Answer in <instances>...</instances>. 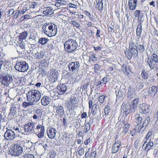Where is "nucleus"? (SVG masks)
<instances>
[{
    "mask_svg": "<svg viewBox=\"0 0 158 158\" xmlns=\"http://www.w3.org/2000/svg\"><path fill=\"white\" fill-rule=\"evenodd\" d=\"M44 33L48 37L55 36L57 33V26L52 23H44L42 26Z\"/></svg>",
    "mask_w": 158,
    "mask_h": 158,
    "instance_id": "1",
    "label": "nucleus"
},
{
    "mask_svg": "<svg viewBox=\"0 0 158 158\" xmlns=\"http://www.w3.org/2000/svg\"><path fill=\"white\" fill-rule=\"evenodd\" d=\"M125 54L128 60L132 57H136L138 55V50L135 43L131 41L129 43V49L125 51Z\"/></svg>",
    "mask_w": 158,
    "mask_h": 158,
    "instance_id": "2",
    "label": "nucleus"
},
{
    "mask_svg": "<svg viewBox=\"0 0 158 158\" xmlns=\"http://www.w3.org/2000/svg\"><path fill=\"white\" fill-rule=\"evenodd\" d=\"M41 98V93L36 89H31L26 94L27 100L31 101L34 104L38 102Z\"/></svg>",
    "mask_w": 158,
    "mask_h": 158,
    "instance_id": "3",
    "label": "nucleus"
},
{
    "mask_svg": "<svg viewBox=\"0 0 158 158\" xmlns=\"http://www.w3.org/2000/svg\"><path fill=\"white\" fill-rule=\"evenodd\" d=\"M65 50L69 52L73 53L77 49L78 45L76 40L70 38L66 41L64 44Z\"/></svg>",
    "mask_w": 158,
    "mask_h": 158,
    "instance_id": "4",
    "label": "nucleus"
},
{
    "mask_svg": "<svg viewBox=\"0 0 158 158\" xmlns=\"http://www.w3.org/2000/svg\"><path fill=\"white\" fill-rule=\"evenodd\" d=\"M79 105L78 98L72 95L67 103V107L69 111L73 110L76 108L78 107Z\"/></svg>",
    "mask_w": 158,
    "mask_h": 158,
    "instance_id": "5",
    "label": "nucleus"
},
{
    "mask_svg": "<svg viewBox=\"0 0 158 158\" xmlns=\"http://www.w3.org/2000/svg\"><path fill=\"white\" fill-rule=\"evenodd\" d=\"M22 148L19 144H15L13 147L11 148L8 154H10L11 156H19L22 153Z\"/></svg>",
    "mask_w": 158,
    "mask_h": 158,
    "instance_id": "6",
    "label": "nucleus"
},
{
    "mask_svg": "<svg viewBox=\"0 0 158 158\" xmlns=\"http://www.w3.org/2000/svg\"><path fill=\"white\" fill-rule=\"evenodd\" d=\"M58 73L56 69H52L48 72V80L51 83H54L57 81Z\"/></svg>",
    "mask_w": 158,
    "mask_h": 158,
    "instance_id": "7",
    "label": "nucleus"
},
{
    "mask_svg": "<svg viewBox=\"0 0 158 158\" xmlns=\"http://www.w3.org/2000/svg\"><path fill=\"white\" fill-rule=\"evenodd\" d=\"M28 64L25 61H20L16 63L15 66V69L22 72H26L28 69Z\"/></svg>",
    "mask_w": 158,
    "mask_h": 158,
    "instance_id": "8",
    "label": "nucleus"
},
{
    "mask_svg": "<svg viewBox=\"0 0 158 158\" xmlns=\"http://www.w3.org/2000/svg\"><path fill=\"white\" fill-rule=\"evenodd\" d=\"M80 66V63L77 61H70L69 63L68 68L69 70L74 73L78 71Z\"/></svg>",
    "mask_w": 158,
    "mask_h": 158,
    "instance_id": "9",
    "label": "nucleus"
},
{
    "mask_svg": "<svg viewBox=\"0 0 158 158\" xmlns=\"http://www.w3.org/2000/svg\"><path fill=\"white\" fill-rule=\"evenodd\" d=\"M151 59L148 60V63L151 69L154 68L155 65L154 63L158 64V56L153 53L150 56Z\"/></svg>",
    "mask_w": 158,
    "mask_h": 158,
    "instance_id": "10",
    "label": "nucleus"
},
{
    "mask_svg": "<svg viewBox=\"0 0 158 158\" xmlns=\"http://www.w3.org/2000/svg\"><path fill=\"white\" fill-rule=\"evenodd\" d=\"M4 137L7 140L11 141L14 139L15 136V132L12 130L8 129L5 132Z\"/></svg>",
    "mask_w": 158,
    "mask_h": 158,
    "instance_id": "11",
    "label": "nucleus"
},
{
    "mask_svg": "<svg viewBox=\"0 0 158 158\" xmlns=\"http://www.w3.org/2000/svg\"><path fill=\"white\" fill-rule=\"evenodd\" d=\"M54 112L56 116L62 117L64 114V111L63 107L61 106H54Z\"/></svg>",
    "mask_w": 158,
    "mask_h": 158,
    "instance_id": "12",
    "label": "nucleus"
},
{
    "mask_svg": "<svg viewBox=\"0 0 158 158\" xmlns=\"http://www.w3.org/2000/svg\"><path fill=\"white\" fill-rule=\"evenodd\" d=\"M36 127L38 132L37 134V137L39 138H41L44 136V134L45 128L43 123L38 124Z\"/></svg>",
    "mask_w": 158,
    "mask_h": 158,
    "instance_id": "13",
    "label": "nucleus"
},
{
    "mask_svg": "<svg viewBox=\"0 0 158 158\" xmlns=\"http://www.w3.org/2000/svg\"><path fill=\"white\" fill-rule=\"evenodd\" d=\"M12 79V77L8 75L3 76L1 78L2 83L5 86H8L10 83V80Z\"/></svg>",
    "mask_w": 158,
    "mask_h": 158,
    "instance_id": "14",
    "label": "nucleus"
},
{
    "mask_svg": "<svg viewBox=\"0 0 158 158\" xmlns=\"http://www.w3.org/2000/svg\"><path fill=\"white\" fill-rule=\"evenodd\" d=\"M56 131L55 129L52 127L48 128L47 130V133L48 138L50 139H53L55 137Z\"/></svg>",
    "mask_w": 158,
    "mask_h": 158,
    "instance_id": "15",
    "label": "nucleus"
},
{
    "mask_svg": "<svg viewBox=\"0 0 158 158\" xmlns=\"http://www.w3.org/2000/svg\"><path fill=\"white\" fill-rule=\"evenodd\" d=\"M93 102L92 100H89V108L91 109V113L93 115L96 114L98 109V105L96 104H94L93 105Z\"/></svg>",
    "mask_w": 158,
    "mask_h": 158,
    "instance_id": "16",
    "label": "nucleus"
},
{
    "mask_svg": "<svg viewBox=\"0 0 158 158\" xmlns=\"http://www.w3.org/2000/svg\"><path fill=\"white\" fill-rule=\"evenodd\" d=\"M121 142L120 140H118L116 141L113 144L112 150V153H116L119 150L121 146Z\"/></svg>",
    "mask_w": 158,
    "mask_h": 158,
    "instance_id": "17",
    "label": "nucleus"
},
{
    "mask_svg": "<svg viewBox=\"0 0 158 158\" xmlns=\"http://www.w3.org/2000/svg\"><path fill=\"white\" fill-rule=\"evenodd\" d=\"M138 0H129L128 5L129 9L131 10H135L136 6Z\"/></svg>",
    "mask_w": 158,
    "mask_h": 158,
    "instance_id": "18",
    "label": "nucleus"
},
{
    "mask_svg": "<svg viewBox=\"0 0 158 158\" xmlns=\"http://www.w3.org/2000/svg\"><path fill=\"white\" fill-rule=\"evenodd\" d=\"M139 101V98H136L132 102L130 105V109L132 111L135 112L137 109Z\"/></svg>",
    "mask_w": 158,
    "mask_h": 158,
    "instance_id": "19",
    "label": "nucleus"
},
{
    "mask_svg": "<svg viewBox=\"0 0 158 158\" xmlns=\"http://www.w3.org/2000/svg\"><path fill=\"white\" fill-rule=\"evenodd\" d=\"M35 128L34 124L33 123H28L25 126L24 130L26 132H29L34 130Z\"/></svg>",
    "mask_w": 158,
    "mask_h": 158,
    "instance_id": "20",
    "label": "nucleus"
},
{
    "mask_svg": "<svg viewBox=\"0 0 158 158\" xmlns=\"http://www.w3.org/2000/svg\"><path fill=\"white\" fill-rule=\"evenodd\" d=\"M140 107L141 111L144 114L147 113L150 110V106L146 103H143Z\"/></svg>",
    "mask_w": 158,
    "mask_h": 158,
    "instance_id": "21",
    "label": "nucleus"
},
{
    "mask_svg": "<svg viewBox=\"0 0 158 158\" xmlns=\"http://www.w3.org/2000/svg\"><path fill=\"white\" fill-rule=\"evenodd\" d=\"M93 123V119L92 120H90L89 122L85 123L84 125V128H83V132L85 133H87L90 130L91 126L90 123Z\"/></svg>",
    "mask_w": 158,
    "mask_h": 158,
    "instance_id": "22",
    "label": "nucleus"
},
{
    "mask_svg": "<svg viewBox=\"0 0 158 158\" xmlns=\"http://www.w3.org/2000/svg\"><path fill=\"white\" fill-rule=\"evenodd\" d=\"M51 100L49 97L45 95L41 98V103L43 106H46L50 103Z\"/></svg>",
    "mask_w": 158,
    "mask_h": 158,
    "instance_id": "23",
    "label": "nucleus"
},
{
    "mask_svg": "<svg viewBox=\"0 0 158 158\" xmlns=\"http://www.w3.org/2000/svg\"><path fill=\"white\" fill-rule=\"evenodd\" d=\"M157 91H158V89L157 87L155 86H152L149 88L148 94L152 97H153Z\"/></svg>",
    "mask_w": 158,
    "mask_h": 158,
    "instance_id": "24",
    "label": "nucleus"
},
{
    "mask_svg": "<svg viewBox=\"0 0 158 158\" xmlns=\"http://www.w3.org/2000/svg\"><path fill=\"white\" fill-rule=\"evenodd\" d=\"M67 87L64 84L60 85L57 87L58 90L57 91L59 95L63 94L66 90Z\"/></svg>",
    "mask_w": 158,
    "mask_h": 158,
    "instance_id": "25",
    "label": "nucleus"
},
{
    "mask_svg": "<svg viewBox=\"0 0 158 158\" xmlns=\"http://www.w3.org/2000/svg\"><path fill=\"white\" fill-rule=\"evenodd\" d=\"M142 21H141L139 22L137 26L136 35L137 36L139 37L138 38V39H139L141 36V34L142 31Z\"/></svg>",
    "mask_w": 158,
    "mask_h": 158,
    "instance_id": "26",
    "label": "nucleus"
},
{
    "mask_svg": "<svg viewBox=\"0 0 158 158\" xmlns=\"http://www.w3.org/2000/svg\"><path fill=\"white\" fill-rule=\"evenodd\" d=\"M69 12L68 10L65 7L63 8L57 14V16L59 17L61 16H64L66 17L69 15Z\"/></svg>",
    "mask_w": 158,
    "mask_h": 158,
    "instance_id": "27",
    "label": "nucleus"
},
{
    "mask_svg": "<svg viewBox=\"0 0 158 158\" xmlns=\"http://www.w3.org/2000/svg\"><path fill=\"white\" fill-rule=\"evenodd\" d=\"M42 112L41 109L38 108L35 110V114L33 116V118L35 119H40L41 118Z\"/></svg>",
    "mask_w": 158,
    "mask_h": 158,
    "instance_id": "28",
    "label": "nucleus"
},
{
    "mask_svg": "<svg viewBox=\"0 0 158 158\" xmlns=\"http://www.w3.org/2000/svg\"><path fill=\"white\" fill-rule=\"evenodd\" d=\"M121 69L122 72L123 74L126 75H128L130 72V69L129 67H127L126 64H123L122 66Z\"/></svg>",
    "mask_w": 158,
    "mask_h": 158,
    "instance_id": "29",
    "label": "nucleus"
},
{
    "mask_svg": "<svg viewBox=\"0 0 158 158\" xmlns=\"http://www.w3.org/2000/svg\"><path fill=\"white\" fill-rule=\"evenodd\" d=\"M45 53L43 51L37 52L34 54V57L36 59H43L44 55Z\"/></svg>",
    "mask_w": 158,
    "mask_h": 158,
    "instance_id": "30",
    "label": "nucleus"
},
{
    "mask_svg": "<svg viewBox=\"0 0 158 158\" xmlns=\"http://www.w3.org/2000/svg\"><path fill=\"white\" fill-rule=\"evenodd\" d=\"M97 4L95 6V8L97 9L101 12L103 10V3L102 2V0H98V2L96 0Z\"/></svg>",
    "mask_w": 158,
    "mask_h": 158,
    "instance_id": "31",
    "label": "nucleus"
},
{
    "mask_svg": "<svg viewBox=\"0 0 158 158\" xmlns=\"http://www.w3.org/2000/svg\"><path fill=\"white\" fill-rule=\"evenodd\" d=\"M28 35V33L27 31H24L19 34V41L21 42L26 39Z\"/></svg>",
    "mask_w": 158,
    "mask_h": 158,
    "instance_id": "32",
    "label": "nucleus"
},
{
    "mask_svg": "<svg viewBox=\"0 0 158 158\" xmlns=\"http://www.w3.org/2000/svg\"><path fill=\"white\" fill-rule=\"evenodd\" d=\"M54 13L52 7H48L43 11V14L46 15H52Z\"/></svg>",
    "mask_w": 158,
    "mask_h": 158,
    "instance_id": "33",
    "label": "nucleus"
},
{
    "mask_svg": "<svg viewBox=\"0 0 158 158\" xmlns=\"http://www.w3.org/2000/svg\"><path fill=\"white\" fill-rule=\"evenodd\" d=\"M152 135V131H149L146 135L145 138L144 139L143 142L144 143V144L148 143V141L151 140V136Z\"/></svg>",
    "mask_w": 158,
    "mask_h": 158,
    "instance_id": "34",
    "label": "nucleus"
},
{
    "mask_svg": "<svg viewBox=\"0 0 158 158\" xmlns=\"http://www.w3.org/2000/svg\"><path fill=\"white\" fill-rule=\"evenodd\" d=\"M29 10L35 8L37 7V4L35 2H29L26 3Z\"/></svg>",
    "mask_w": 158,
    "mask_h": 158,
    "instance_id": "35",
    "label": "nucleus"
},
{
    "mask_svg": "<svg viewBox=\"0 0 158 158\" xmlns=\"http://www.w3.org/2000/svg\"><path fill=\"white\" fill-rule=\"evenodd\" d=\"M130 126V124L128 123L125 124L123 127V130L122 132V134H123L124 135H126L129 129Z\"/></svg>",
    "mask_w": 158,
    "mask_h": 158,
    "instance_id": "36",
    "label": "nucleus"
},
{
    "mask_svg": "<svg viewBox=\"0 0 158 158\" xmlns=\"http://www.w3.org/2000/svg\"><path fill=\"white\" fill-rule=\"evenodd\" d=\"M135 119L137 123H141L143 119L142 115L139 114H136L135 116Z\"/></svg>",
    "mask_w": 158,
    "mask_h": 158,
    "instance_id": "37",
    "label": "nucleus"
},
{
    "mask_svg": "<svg viewBox=\"0 0 158 158\" xmlns=\"http://www.w3.org/2000/svg\"><path fill=\"white\" fill-rule=\"evenodd\" d=\"M135 129L136 131L138 133L141 131L143 132L145 129L143 127V125L141 124V123H139L137 124Z\"/></svg>",
    "mask_w": 158,
    "mask_h": 158,
    "instance_id": "38",
    "label": "nucleus"
},
{
    "mask_svg": "<svg viewBox=\"0 0 158 158\" xmlns=\"http://www.w3.org/2000/svg\"><path fill=\"white\" fill-rule=\"evenodd\" d=\"M147 143L146 144V146L145 148V150L147 152H148L151 149L153 145V142L152 141H151V140L148 141Z\"/></svg>",
    "mask_w": 158,
    "mask_h": 158,
    "instance_id": "39",
    "label": "nucleus"
},
{
    "mask_svg": "<svg viewBox=\"0 0 158 158\" xmlns=\"http://www.w3.org/2000/svg\"><path fill=\"white\" fill-rule=\"evenodd\" d=\"M141 77L144 80H147L149 76L148 72L144 70L142 71L141 73Z\"/></svg>",
    "mask_w": 158,
    "mask_h": 158,
    "instance_id": "40",
    "label": "nucleus"
},
{
    "mask_svg": "<svg viewBox=\"0 0 158 158\" xmlns=\"http://www.w3.org/2000/svg\"><path fill=\"white\" fill-rule=\"evenodd\" d=\"M150 122V118L149 116L147 117L145 120L143 122L142 124L143 127L144 128H146V127L148 125L149 122Z\"/></svg>",
    "mask_w": 158,
    "mask_h": 158,
    "instance_id": "41",
    "label": "nucleus"
},
{
    "mask_svg": "<svg viewBox=\"0 0 158 158\" xmlns=\"http://www.w3.org/2000/svg\"><path fill=\"white\" fill-rule=\"evenodd\" d=\"M134 15L135 17L138 18V21H142L141 19L142 17V15H140L141 12L139 10H136L134 13Z\"/></svg>",
    "mask_w": 158,
    "mask_h": 158,
    "instance_id": "42",
    "label": "nucleus"
},
{
    "mask_svg": "<svg viewBox=\"0 0 158 158\" xmlns=\"http://www.w3.org/2000/svg\"><path fill=\"white\" fill-rule=\"evenodd\" d=\"M55 6L57 7H60L61 5H65V2L61 0H56Z\"/></svg>",
    "mask_w": 158,
    "mask_h": 158,
    "instance_id": "43",
    "label": "nucleus"
},
{
    "mask_svg": "<svg viewBox=\"0 0 158 158\" xmlns=\"http://www.w3.org/2000/svg\"><path fill=\"white\" fill-rule=\"evenodd\" d=\"M28 102H24L22 103V106L23 108H26L30 106L33 105L34 104L31 101H28Z\"/></svg>",
    "mask_w": 158,
    "mask_h": 158,
    "instance_id": "44",
    "label": "nucleus"
},
{
    "mask_svg": "<svg viewBox=\"0 0 158 158\" xmlns=\"http://www.w3.org/2000/svg\"><path fill=\"white\" fill-rule=\"evenodd\" d=\"M48 41V39L46 38H41L39 39L38 42L42 45L45 44Z\"/></svg>",
    "mask_w": 158,
    "mask_h": 158,
    "instance_id": "45",
    "label": "nucleus"
},
{
    "mask_svg": "<svg viewBox=\"0 0 158 158\" xmlns=\"http://www.w3.org/2000/svg\"><path fill=\"white\" fill-rule=\"evenodd\" d=\"M111 110V108L109 105H106V107L105 108L104 110V113L105 115H107L109 113Z\"/></svg>",
    "mask_w": 158,
    "mask_h": 158,
    "instance_id": "46",
    "label": "nucleus"
},
{
    "mask_svg": "<svg viewBox=\"0 0 158 158\" xmlns=\"http://www.w3.org/2000/svg\"><path fill=\"white\" fill-rule=\"evenodd\" d=\"M107 97L106 95H102L99 96L98 98L99 102L100 103L102 104L104 101L105 98Z\"/></svg>",
    "mask_w": 158,
    "mask_h": 158,
    "instance_id": "47",
    "label": "nucleus"
},
{
    "mask_svg": "<svg viewBox=\"0 0 158 158\" xmlns=\"http://www.w3.org/2000/svg\"><path fill=\"white\" fill-rule=\"evenodd\" d=\"M75 73L73 72L69 73L68 72L65 74V77L66 78L68 79H72Z\"/></svg>",
    "mask_w": 158,
    "mask_h": 158,
    "instance_id": "48",
    "label": "nucleus"
},
{
    "mask_svg": "<svg viewBox=\"0 0 158 158\" xmlns=\"http://www.w3.org/2000/svg\"><path fill=\"white\" fill-rule=\"evenodd\" d=\"M89 59L92 61H96L97 60V58L95 56V54L93 52L90 53L89 56Z\"/></svg>",
    "mask_w": 158,
    "mask_h": 158,
    "instance_id": "49",
    "label": "nucleus"
},
{
    "mask_svg": "<svg viewBox=\"0 0 158 158\" xmlns=\"http://www.w3.org/2000/svg\"><path fill=\"white\" fill-rule=\"evenodd\" d=\"M16 114V108L15 107H11L10 110V114H11V115L14 116Z\"/></svg>",
    "mask_w": 158,
    "mask_h": 158,
    "instance_id": "50",
    "label": "nucleus"
},
{
    "mask_svg": "<svg viewBox=\"0 0 158 158\" xmlns=\"http://www.w3.org/2000/svg\"><path fill=\"white\" fill-rule=\"evenodd\" d=\"M84 84L82 85L81 88L82 90H85L86 89L89 87V83L88 81H83Z\"/></svg>",
    "mask_w": 158,
    "mask_h": 158,
    "instance_id": "51",
    "label": "nucleus"
},
{
    "mask_svg": "<svg viewBox=\"0 0 158 158\" xmlns=\"http://www.w3.org/2000/svg\"><path fill=\"white\" fill-rule=\"evenodd\" d=\"M70 23L73 27H75L77 28H79L80 26V24L75 21H72L70 22Z\"/></svg>",
    "mask_w": 158,
    "mask_h": 158,
    "instance_id": "52",
    "label": "nucleus"
},
{
    "mask_svg": "<svg viewBox=\"0 0 158 158\" xmlns=\"http://www.w3.org/2000/svg\"><path fill=\"white\" fill-rule=\"evenodd\" d=\"M40 74L42 75V76L45 77L46 75V71L43 68L40 69L39 70Z\"/></svg>",
    "mask_w": 158,
    "mask_h": 158,
    "instance_id": "53",
    "label": "nucleus"
},
{
    "mask_svg": "<svg viewBox=\"0 0 158 158\" xmlns=\"http://www.w3.org/2000/svg\"><path fill=\"white\" fill-rule=\"evenodd\" d=\"M138 48L139 52L140 53H142L144 51L145 48L144 46L140 44L139 45Z\"/></svg>",
    "mask_w": 158,
    "mask_h": 158,
    "instance_id": "54",
    "label": "nucleus"
},
{
    "mask_svg": "<svg viewBox=\"0 0 158 158\" xmlns=\"http://www.w3.org/2000/svg\"><path fill=\"white\" fill-rule=\"evenodd\" d=\"M101 66L98 64H97L94 65V72H97L100 69Z\"/></svg>",
    "mask_w": 158,
    "mask_h": 158,
    "instance_id": "55",
    "label": "nucleus"
},
{
    "mask_svg": "<svg viewBox=\"0 0 158 158\" xmlns=\"http://www.w3.org/2000/svg\"><path fill=\"white\" fill-rule=\"evenodd\" d=\"M90 155L91 158H95L97 155L96 151H93V150L92 149Z\"/></svg>",
    "mask_w": 158,
    "mask_h": 158,
    "instance_id": "56",
    "label": "nucleus"
},
{
    "mask_svg": "<svg viewBox=\"0 0 158 158\" xmlns=\"http://www.w3.org/2000/svg\"><path fill=\"white\" fill-rule=\"evenodd\" d=\"M18 13L17 14L18 15V14H23L25 12V11L24 10V9L23 8H21V6H19L18 8Z\"/></svg>",
    "mask_w": 158,
    "mask_h": 158,
    "instance_id": "57",
    "label": "nucleus"
},
{
    "mask_svg": "<svg viewBox=\"0 0 158 158\" xmlns=\"http://www.w3.org/2000/svg\"><path fill=\"white\" fill-rule=\"evenodd\" d=\"M24 158H35L34 156L30 154H26L23 156Z\"/></svg>",
    "mask_w": 158,
    "mask_h": 158,
    "instance_id": "58",
    "label": "nucleus"
},
{
    "mask_svg": "<svg viewBox=\"0 0 158 158\" xmlns=\"http://www.w3.org/2000/svg\"><path fill=\"white\" fill-rule=\"evenodd\" d=\"M19 45L21 48L23 49L25 48V45L23 41L21 42L19 41Z\"/></svg>",
    "mask_w": 158,
    "mask_h": 158,
    "instance_id": "59",
    "label": "nucleus"
},
{
    "mask_svg": "<svg viewBox=\"0 0 158 158\" xmlns=\"http://www.w3.org/2000/svg\"><path fill=\"white\" fill-rule=\"evenodd\" d=\"M92 142V140L90 138L86 139L84 142V144L85 145H87L89 143H91Z\"/></svg>",
    "mask_w": 158,
    "mask_h": 158,
    "instance_id": "60",
    "label": "nucleus"
},
{
    "mask_svg": "<svg viewBox=\"0 0 158 158\" xmlns=\"http://www.w3.org/2000/svg\"><path fill=\"white\" fill-rule=\"evenodd\" d=\"M21 8H23L25 11V12L27 10H29L27 6V5L26 4H23L21 5Z\"/></svg>",
    "mask_w": 158,
    "mask_h": 158,
    "instance_id": "61",
    "label": "nucleus"
},
{
    "mask_svg": "<svg viewBox=\"0 0 158 158\" xmlns=\"http://www.w3.org/2000/svg\"><path fill=\"white\" fill-rule=\"evenodd\" d=\"M84 150L83 147L80 148L78 151V154L80 156H81L84 154Z\"/></svg>",
    "mask_w": 158,
    "mask_h": 158,
    "instance_id": "62",
    "label": "nucleus"
},
{
    "mask_svg": "<svg viewBox=\"0 0 158 158\" xmlns=\"http://www.w3.org/2000/svg\"><path fill=\"white\" fill-rule=\"evenodd\" d=\"M68 5L69 8H71L75 9H77V7L76 5L73 4L71 3H69L68 4Z\"/></svg>",
    "mask_w": 158,
    "mask_h": 158,
    "instance_id": "63",
    "label": "nucleus"
},
{
    "mask_svg": "<svg viewBox=\"0 0 158 158\" xmlns=\"http://www.w3.org/2000/svg\"><path fill=\"white\" fill-rule=\"evenodd\" d=\"M56 153L55 152L53 151L51 152L49 154V157L50 158H55Z\"/></svg>",
    "mask_w": 158,
    "mask_h": 158,
    "instance_id": "64",
    "label": "nucleus"
}]
</instances>
